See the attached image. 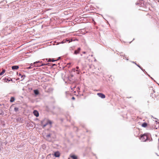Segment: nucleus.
<instances>
[{"label":"nucleus","instance_id":"obj_1","mask_svg":"<svg viewBox=\"0 0 159 159\" xmlns=\"http://www.w3.org/2000/svg\"><path fill=\"white\" fill-rule=\"evenodd\" d=\"M152 90V93L151 95V96L154 100L158 101L159 100V94L158 93L155 92L154 90L153 89L152 87H150V90Z\"/></svg>","mask_w":159,"mask_h":159},{"label":"nucleus","instance_id":"obj_2","mask_svg":"<svg viewBox=\"0 0 159 159\" xmlns=\"http://www.w3.org/2000/svg\"><path fill=\"white\" fill-rule=\"evenodd\" d=\"M147 136L145 134L142 135L140 137V139L143 141H145L147 139Z\"/></svg>","mask_w":159,"mask_h":159},{"label":"nucleus","instance_id":"obj_3","mask_svg":"<svg viewBox=\"0 0 159 159\" xmlns=\"http://www.w3.org/2000/svg\"><path fill=\"white\" fill-rule=\"evenodd\" d=\"M144 4V2L143 0H139L137 3H136V5H139L142 6V4Z\"/></svg>","mask_w":159,"mask_h":159},{"label":"nucleus","instance_id":"obj_4","mask_svg":"<svg viewBox=\"0 0 159 159\" xmlns=\"http://www.w3.org/2000/svg\"><path fill=\"white\" fill-rule=\"evenodd\" d=\"M97 95L102 98H104L106 97L104 94L101 93H98Z\"/></svg>","mask_w":159,"mask_h":159},{"label":"nucleus","instance_id":"obj_5","mask_svg":"<svg viewBox=\"0 0 159 159\" xmlns=\"http://www.w3.org/2000/svg\"><path fill=\"white\" fill-rule=\"evenodd\" d=\"M54 155L56 157H59L60 156V152L58 151L55 152L54 154Z\"/></svg>","mask_w":159,"mask_h":159},{"label":"nucleus","instance_id":"obj_6","mask_svg":"<svg viewBox=\"0 0 159 159\" xmlns=\"http://www.w3.org/2000/svg\"><path fill=\"white\" fill-rule=\"evenodd\" d=\"M80 48H78L77 50H75L74 52V54H77L79 53L80 51Z\"/></svg>","mask_w":159,"mask_h":159},{"label":"nucleus","instance_id":"obj_7","mask_svg":"<svg viewBox=\"0 0 159 159\" xmlns=\"http://www.w3.org/2000/svg\"><path fill=\"white\" fill-rule=\"evenodd\" d=\"M33 114L36 117H38L39 116V113L36 110H34L33 111Z\"/></svg>","mask_w":159,"mask_h":159},{"label":"nucleus","instance_id":"obj_8","mask_svg":"<svg viewBox=\"0 0 159 159\" xmlns=\"http://www.w3.org/2000/svg\"><path fill=\"white\" fill-rule=\"evenodd\" d=\"M39 62H40L39 61H37L34 62V64H35L36 63H37ZM39 66H41L40 64V65H39V64L34 65L33 66V67H39Z\"/></svg>","mask_w":159,"mask_h":159},{"label":"nucleus","instance_id":"obj_9","mask_svg":"<svg viewBox=\"0 0 159 159\" xmlns=\"http://www.w3.org/2000/svg\"><path fill=\"white\" fill-rule=\"evenodd\" d=\"M70 157L73 159H78L77 157L75 155H70Z\"/></svg>","mask_w":159,"mask_h":159},{"label":"nucleus","instance_id":"obj_10","mask_svg":"<svg viewBox=\"0 0 159 159\" xmlns=\"http://www.w3.org/2000/svg\"><path fill=\"white\" fill-rule=\"evenodd\" d=\"M19 67L18 66H13L12 67V70H16L18 69Z\"/></svg>","mask_w":159,"mask_h":159},{"label":"nucleus","instance_id":"obj_11","mask_svg":"<svg viewBox=\"0 0 159 159\" xmlns=\"http://www.w3.org/2000/svg\"><path fill=\"white\" fill-rule=\"evenodd\" d=\"M15 100V98H14V97H11V99H10V102H13Z\"/></svg>","mask_w":159,"mask_h":159},{"label":"nucleus","instance_id":"obj_12","mask_svg":"<svg viewBox=\"0 0 159 159\" xmlns=\"http://www.w3.org/2000/svg\"><path fill=\"white\" fill-rule=\"evenodd\" d=\"M58 60V59L56 60H54L53 59H51L50 58L48 59V62H51V61L53 62V61H57Z\"/></svg>","mask_w":159,"mask_h":159},{"label":"nucleus","instance_id":"obj_13","mask_svg":"<svg viewBox=\"0 0 159 159\" xmlns=\"http://www.w3.org/2000/svg\"><path fill=\"white\" fill-rule=\"evenodd\" d=\"M142 126L143 127H147V124L146 123H143L142 125Z\"/></svg>","mask_w":159,"mask_h":159},{"label":"nucleus","instance_id":"obj_14","mask_svg":"<svg viewBox=\"0 0 159 159\" xmlns=\"http://www.w3.org/2000/svg\"><path fill=\"white\" fill-rule=\"evenodd\" d=\"M5 72V70L3 69L2 72L0 73V75H3Z\"/></svg>","mask_w":159,"mask_h":159},{"label":"nucleus","instance_id":"obj_15","mask_svg":"<svg viewBox=\"0 0 159 159\" xmlns=\"http://www.w3.org/2000/svg\"><path fill=\"white\" fill-rule=\"evenodd\" d=\"M64 41V40H63L62 42V43H64L66 42V41H69V42H70V41H69V39H66L65 40V41Z\"/></svg>","mask_w":159,"mask_h":159},{"label":"nucleus","instance_id":"obj_16","mask_svg":"<svg viewBox=\"0 0 159 159\" xmlns=\"http://www.w3.org/2000/svg\"><path fill=\"white\" fill-rule=\"evenodd\" d=\"M76 69H77V70H76V71H77L78 72V74H79V72H80V70H78V69H79V67H78V66H76Z\"/></svg>","mask_w":159,"mask_h":159},{"label":"nucleus","instance_id":"obj_17","mask_svg":"<svg viewBox=\"0 0 159 159\" xmlns=\"http://www.w3.org/2000/svg\"><path fill=\"white\" fill-rule=\"evenodd\" d=\"M124 59H125L126 60H128V57H126V56H125V55L124 56Z\"/></svg>","mask_w":159,"mask_h":159},{"label":"nucleus","instance_id":"obj_18","mask_svg":"<svg viewBox=\"0 0 159 159\" xmlns=\"http://www.w3.org/2000/svg\"><path fill=\"white\" fill-rule=\"evenodd\" d=\"M34 93L35 94H38V92L37 90H35L34 91Z\"/></svg>","mask_w":159,"mask_h":159},{"label":"nucleus","instance_id":"obj_19","mask_svg":"<svg viewBox=\"0 0 159 159\" xmlns=\"http://www.w3.org/2000/svg\"><path fill=\"white\" fill-rule=\"evenodd\" d=\"M14 110L16 111H18V108L16 107L14 108Z\"/></svg>","mask_w":159,"mask_h":159},{"label":"nucleus","instance_id":"obj_20","mask_svg":"<svg viewBox=\"0 0 159 159\" xmlns=\"http://www.w3.org/2000/svg\"><path fill=\"white\" fill-rule=\"evenodd\" d=\"M47 65H48V64H45L42 63L41 64H40V66H43Z\"/></svg>","mask_w":159,"mask_h":159},{"label":"nucleus","instance_id":"obj_21","mask_svg":"<svg viewBox=\"0 0 159 159\" xmlns=\"http://www.w3.org/2000/svg\"><path fill=\"white\" fill-rule=\"evenodd\" d=\"M49 123L50 124H52V122H51V121H49L48 122V123Z\"/></svg>","mask_w":159,"mask_h":159},{"label":"nucleus","instance_id":"obj_22","mask_svg":"<svg viewBox=\"0 0 159 159\" xmlns=\"http://www.w3.org/2000/svg\"><path fill=\"white\" fill-rule=\"evenodd\" d=\"M32 68V67H31V66L29 67H27L26 68L28 69H30Z\"/></svg>","mask_w":159,"mask_h":159},{"label":"nucleus","instance_id":"obj_23","mask_svg":"<svg viewBox=\"0 0 159 159\" xmlns=\"http://www.w3.org/2000/svg\"><path fill=\"white\" fill-rule=\"evenodd\" d=\"M75 98L74 97H72V99L73 100H75Z\"/></svg>","mask_w":159,"mask_h":159},{"label":"nucleus","instance_id":"obj_24","mask_svg":"<svg viewBox=\"0 0 159 159\" xmlns=\"http://www.w3.org/2000/svg\"><path fill=\"white\" fill-rule=\"evenodd\" d=\"M48 124V123H47V124L44 125H43V127H44Z\"/></svg>","mask_w":159,"mask_h":159},{"label":"nucleus","instance_id":"obj_25","mask_svg":"<svg viewBox=\"0 0 159 159\" xmlns=\"http://www.w3.org/2000/svg\"><path fill=\"white\" fill-rule=\"evenodd\" d=\"M50 134H48V135H47V137H50Z\"/></svg>","mask_w":159,"mask_h":159},{"label":"nucleus","instance_id":"obj_26","mask_svg":"<svg viewBox=\"0 0 159 159\" xmlns=\"http://www.w3.org/2000/svg\"><path fill=\"white\" fill-rule=\"evenodd\" d=\"M0 106L3 105L4 106V104H3L2 105L0 104Z\"/></svg>","mask_w":159,"mask_h":159},{"label":"nucleus","instance_id":"obj_27","mask_svg":"<svg viewBox=\"0 0 159 159\" xmlns=\"http://www.w3.org/2000/svg\"><path fill=\"white\" fill-rule=\"evenodd\" d=\"M7 80V79L6 78H5V79H4V80Z\"/></svg>","mask_w":159,"mask_h":159},{"label":"nucleus","instance_id":"obj_28","mask_svg":"<svg viewBox=\"0 0 159 159\" xmlns=\"http://www.w3.org/2000/svg\"><path fill=\"white\" fill-rule=\"evenodd\" d=\"M83 53L84 54H85L86 53V52H83Z\"/></svg>","mask_w":159,"mask_h":159},{"label":"nucleus","instance_id":"obj_29","mask_svg":"<svg viewBox=\"0 0 159 159\" xmlns=\"http://www.w3.org/2000/svg\"><path fill=\"white\" fill-rule=\"evenodd\" d=\"M7 80L10 81V80H9V79H7Z\"/></svg>","mask_w":159,"mask_h":159},{"label":"nucleus","instance_id":"obj_30","mask_svg":"<svg viewBox=\"0 0 159 159\" xmlns=\"http://www.w3.org/2000/svg\"><path fill=\"white\" fill-rule=\"evenodd\" d=\"M30 64L31 65H32V63H31V64Z\"/></svg>","mask_w":159,"mask_h":159}]
</instances>
